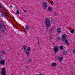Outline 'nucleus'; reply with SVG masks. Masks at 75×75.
I'll list each match as a JSON object with an SVG mask.
<instances>
[{
    "instance_id": "nucleus-26",
    "label": "nucleus",
    "mask_w": 75,
    "mask_h": 75,
    "mask_svg": "<svg viewBox=\"0 0 75 75\" xmlns=\"http://www.w3.org/2000/svg\"><path fill=\"white\" fill-rule=\"evenodd\" d=\"M28 61L29 62H31V61H32V60L31 59H29L28 60Z\"/></svg>"
},
{
    "instance_id": "nucleus-13",
    "label": "nucleus",
    "mask_w": 75,
    "mask_h": 75,
    "mask_svg": "<svg viewBox=\"0 0 75 75\" xmlns=\"http://www.w3.org/2000/svg\"><path fill=\"white\" fill-rule=\"evenodd\" d=\"M1 52L2 54H6V51L4 50L1 51Z\"/></svg>"
},
{
    "instance_id": "nucleus-18",
    "label": "nucleus",
    "mask_w": 75,
    "mask_h": 75,
    "mask_svg": "<svg viewBox=\"0 0 75 75\" xmlns=\"http://www.w3.org/2000/svg\"><path fill=\"white\" fill-rule=\"evenodd\" d=\"M25 29L27 30H29V27L28 25L26 26Z\"/></svg>"
},
{
    "instance_id": "nucleus-11",
    "label": "nucleus",
    "mask_w": 75,
    "mask_h": 75,
    "mask_svg": "<svg viewBox=\"0 0 75 75\" xmlns=\"http://www.w3.org/2000/svg\"><path fill=\"white\" fill-rule=\"evenodd\" d=\"M51 23L52 24H55V19H52Z\"/></svg>"
},
{
    "instance_id": "nucleus-14",
    "label": "nucleus",
    "mask_w": 75,
    "mask_h": 75,
    "mask_svg": "<svg viewBox=\"0 0 75 75\" xmlns=\"http://www.w3.org/2000/svg\"><path fill=\"white\" fill-rule=\"evenodd\" d=\"M57 65V64L55 63H53L51 65L52 67H54V66H56Z\"/></svg>"
},
{
    "instance_id": "nucleus-47",
    "label": "nucleus",
    "mask_w": 75,
    "mask_h": 75,
    "mask_svg": "<svg viewBox=\"0 0 75 75\" xmlns=\"http://www.w3.org/2000/svg\"><path fill=\"white\" fill-rule=\"evenodd\" d=\"M13 27H15V25H13Z\"/></svg>"
},
{
    "instance_id": "nucleus-36",
    "label": "nucleus",
    "mask_w": 75,
    "mask_h": 75,
    "mask_svg": "<svg viewBox=\"0 0 75 75\" xmlns=\"http://www.w3.org/2000/svg\"><path fill=\"white\" fill-rule=\"evenodd\" d=\"M60 47H64V46L62 45L60 46Z\"/></svg>"
},
{
    "instance_id": "nucleus-48",
    "label": "nucleus",
    "mask_w": 75,
    "mask_h": 75,
    "mask_svg": "<svg viewBox=\"0 0 75 75\" xmlns=\"http://www.w3.org/2000/svg\"><path fill=\"white\" fill-rule=\"evenodd\" d=\"M19 18H21V17H20V16H19Z\"/></svg>"
},
{
    "instance_id": "nucleus-32",
    "label": "nucleus",
    "mask_w": 75,
    "mask_h": 75,
    "mask_svg": "<svg viewBox=\"0 0 75 75\" xmlns=\"http://www.w3.org/2000/svg\"><path fill=\"white\" fill-rule=\"evenodd\" d=\"M50 40H52V37H50Z\"/></svg>"
},
{
    "instance_id": "nucleus-1",
    "label": "nucleus",
    "mask_w": 75,
    "mask_h": 75,
    "mask_svg": "<svg viewBox=\"0 0 75 75\" xmlns=\"http://www.w3.org/2000/svg\"><path fill=\"white\" fill-rule=\"evenodd\" d=\"M62 40L64 42H65V44H67L68 45H69V42L67 40V39L68 38V35H67L64 34L62 36Z\"/></svg>"
},
{
    "instance_id": "nucleus-9",
    "label": "nucleus",
    "mask_w": 75,
    "mask_h": 75,
    "mask_svg": "<svg viewBox=\"0 0 75 75\" xmlns=\"http://www.w3.org/2000/svg\"><path fill=\"white\" fill-rule=\"evenodd\" d=\"M57 33H59L61 32V29L59 28H58L57 29Z\"/></svg>"
},
{
    "instance_id": "nucleus-22",
    "label": "nucleus",
    "mask_w": 75,
    "mask_h": 75,
    "mask_svg": "<svg viewBox=\"0 0 75 75\" xmlns=\"http://www.w3.org/2000/svg\"><path fill=\"white\" fill-rule=\"evenodd\" d=\"M16 14H20V12H19V10H17V11L16 12Z\"/></svg>"
},
{
    "instance_id": "nucleus-33",
    "label": "nucleus",
    "mask_w": 75,
    "mask_h": 75,
    "mask_svg": "<svg viewBox=\"0 0 75 75\" xmlns=\"http://www.w3.org/2000/svg\"><path fill=\"white\" fill-rule=\"evenodd\" d=\"M2 6H0V9L2 8Z\"/></svg>"
},
{
    "instance_id": "nucleus-21",
    "label": "nucleus",
    "mask_w": 75,
    "mask_h": 75,
    "mask_svg": "<svg viewBox=\"0 0 75 75\" xmlns=\"http://www.w3.org/2000/svg\"><path fill=\"white\" fill-rule=\"evenodd\" d=\"M27 50L28 51H31V48H30V47H28Z\"/></svg>"
},
{
    "instance_id": "nucleus-15",
    "label": "nucleus",
    "mask_w": 75,
    "mask_h": 75,
    "mask_svg": "<svg viewBox=\"0 0 75 75\" xmlns=\"http://www.w3.org/2000/svg\"><path fill=\"white\" fill-rule=\"evenodd\" d=\"M62 53L64 54H67V51H64L62 52Z\"/></svg>"
},
{
    "instance_id": "nucleus-17",
    "label": "nucleus",
    "mask_w": 75,
    "mask_h": 75,
    "mask_svg": "<svg viewBox=\"0 0 75 75\" xmlns=\"http://www.w3.org/2000/svg\"><path fill=\"white\" fill-rule=\"evenodd\" d=\"M53 30H54V28L51 29H50L49 30V33H51V32H52V31H53Z\"/></svg>"
},
{
    "instance_id": "nucleus-25",
    "label": "nucleus",
    "mask_w": 75,
    "mask_h": 75,
    "mask_svg": "<svg viewBox=\"0 0 75 75\" xmlns=\"http://www.w3.org/2000/svg\"><path fill=\"white\" fill-rule=\"evenodd\" d=\"M54 16H57V14L56 12H54Z\"/></svg>"
},
{
    "instance_id": "nucleus-50",
    "label": "nucleus",
    "mask_w": 75,
    "mask_h": 75,
    "mask_svg": "<svg viewBox=\"0 0 75 75\" xmlns=\"http://www.w3.org/2000/svg\"><path fill=\"white\" fill-rule=\"evenodd\" d=\"M22 8H23V7H22Z\"/></svg>"
},
{
    "instance_id": "nucleus-44",
    "label": "nucleus",
    "mask_w": 75,
    "mask_h": 75,
    "mask_svg": "<svg viewBox=\"0 0 75 75\" xmlns=\"http://www.w3.org/2000/svg\"><path fill=\"white\" fill-rule=\"evenodd\" d=\"M38 41H39V39H38Z\"/></svg>"
},
{
    "instance_id": "nucleus-35",
    "label": "nucleus",
    "mask_w": 75,
    "mask_h": 75,
    "mask_svg": "<svg viewBox=\"0 0 75 75\" xmlns=\"http://www.w3.org/2000/svg\"><path fill=\"white\" fill-rule=\"evenodd\" d=\"M38 42L39 45H40V42L39 41H38Z\"/></svg>"
},
{
    "instance_id": "nucleus-19",
    "label": "nucleus",
    "mask_w": 75,
    "mask_h": 75,
    "mask_svg": "<svg viewBox=\"0 0 75 75\" xmlns=\"http://www.w3.org/2000/svg\"><path fill=\"white\" fill-rule=\"evenodd\" d=\"M75 31V30H72L71 31H70V32L71 33H72V34H74V32Z\"/></svg>"
},
{
    "instance_id": "nucleus-28",
    "label": "nucleus",
    "mask_w": 75,
    "mask_h": 75,
    "mask_svg": "<svg viewBox=\"0 0 75 75\" xmlns=\"http://www.w3.org/2000/svg\"><path fill=\"white\" fill-rule=\"evenodd\" d=\"M64 48V47H60V50H63V49Z\"/></svg>"
},
{
    "instance_id": "nucleus-8",
    "label": "nucleus",
    "mask_w": 75,
    "mask_h": 75,
    "mask_svg": "<svg viewBox=\"0 0 75 75\" xmlns=\"http://www.w3.org/2000/svg\"><path fill=\"white\" fill-rule=\"evenodd\" d=\"M5 64V60H0V64L1 65H4Z\"/></svg>"
},
{
    "instance_id": "nucleus-3",
    "label": "nucleus",
    "mask_w": 75,
    "mask_h": 75,
    "mask_svg": "<svg viewBox=\"0 0 75 75\" xmlns=\"http://www.w3.org/2000/svg\"><path fill=\"white\" fill-rule=\"evenodd\" d=\"M43 6V8L45 10H46L47 9V7H48V6L47 4V3L46 2H43L42 3Z\"/></svg>"
},
{
    "instance_id": "nucleus-42",
    "label": "nucleus",
    "mask_w": 75,
    "mask_h": 75,
    "mask_svg": "<svg viewBox=\"0 0 75 75\" xmlns=\"http://www.w3.org/2000/svg\"><path fill=\"white\" fill-rule=\"evenodd\" d=\"M1 34H0V38H1Z\"/></svg>"
},
{
    "instance_id": "nucleus-51",
    "label": "nucleus",
    "mask_w": 75,
    "mask_h": 75,
    "mask_svg": "<svg viewBox=\"0 0 75 75\" xmlns=\"http://www.w3.org/2000/svg\"><path fill=\"white\" fill-rule=\"evenodd\" d=\"M6 13H7V12H6Z\"/></svg>"
},
{
    "instance_id": "nucleus-46",
    "label": "nucleus",
    "mask_w": 75,
    "mask_h": 75,
    "mask_svg": "<svg viewBox=\"0 0 75 75\" xmlns=\"http://www.w3.org/2000/svg\"><path fill=\"white\" fill-rule=\"evenodd\" d=\"M37 39H38V37H37Z\"/></svg>"
},
{
    "instance_id": "nucleus-12",
    "label": "nucleus",
    "mask_w": 75,
    "mask_h": 75,
    "mask_svg": "<svg viewBox=\"0 0 75 75\" xmlns=\"http://www.w3.org/2000/svg\"><path fill=\"white\" fill-rule=\"evenodd\" d=\"M52 8L51 6H49L47 8V11H51L52 10Z\"/></svg>"
},
{
    "instance_id": "nucleus-24",
    "label": "nucleus",
    "mask_w": 75,
    "mask_h": 75,
    "mask_svg": "<svg viewBox=\"0 0 75 75\" xmlns=\"http://www.w3.org/2000/svg\"><path fill=\"white\" fill-rule=\"evenodd\" d=\"M22 49L23 50H26L27 49V47H23Z\"/></svg>"
},
{
    "instance_id": "nucleus-7",
    "label": "nucleus",
    "mask_w": 75,
    "mask_h": 75,
    "mask_svg": "<svg viewBox=\"0 0 75 75\" xmlns=\"http://www.w3.org/2000/svg\"><path fill=\"white\" fill-rule=\"evenodd\" d=\"M24 52L26 54H27L28 57L30 56V52L27 51L26 50H25L24 51Z\"/></svg>"
},
{
    "instance_id": "nucleus-10",
    "label": "nucleus",
    "mask_w": 75,
    "mask_h": 75,
    "mask_svg": "<svg viewBox=\"0 0 75 75\" xmlns=\"http://www.w3.org/2000/svg\"><path fill=\"white\" fill-rule=\"evenodd\" d=\"M57 59L59 61H62L63 59V57H57Z\"/></svg>"
},
{
    "instance_id": "nucleus-23",
    "label": "nucleus",
    "mask_w": 75,
    "mask_h": 75,
    "mask_svg": "<svg viewBox=\"0 0 75 75\" xmlns=\"http://www.w3.org/2000/svg\"><path fill=\"white\" fill-rule=\"evenodd\" d=\"M1 32L2 33H5V30H1Z\"/></svg>"
},
{
    "instance_id": "nucleus-39",
    "label": "nucleus",
    "mask_w": 75,
    "mask_h": 75,
    "mask_svg": "<svg viewBox=\"0 0 75 75\" xmlns=\"http://www.w3.org/2000/svg\"><path fill=\"white\" fill-rule=\"evenodd\" d=\"M22 47H27V46H24Z\"/></svg>"
},
{
    "instance_id": "nucleus-53",
    "label": "nucleus",
    "mask_w": 75,
    "mask_h": 75,
    "mask_svg": "<svg viewBox=\"0 0 75 75\" xmlns=\"http://www.w3.org/2000/svg\"><path fill=\"white\" fill-rule=\"evenodd\" d=\"M64 48H65L66 47H64Z\"/></svg>"
},
{
    "instance_id": "nucleus-20",
    "label": "nucleus",
    "mask_w": 75,
    "mask_h": 75,
    "mask_svg": "<svg viewBox=\"0 0 75 75\" xmlns=\"http://www.w3.org/2000/svg\"><path fill=\"white\" fill-rule=\"evenodd\" d=\"M3 57V55L0 54V59H1Z\"/></svg>"
},
{
    "instance_id": "nucleus-2",
    "label": "nucleus",
    "mask_w": 75,
    "mask_h": 75,
    "mask_svg": "<svg viewBox=\"0 0 75 75\" xmlns=\"http://www.w3.org/2000/svg\"><path fill=\"white\" fill-rule=\"evenodd\" d=\"M45 25L46 27L48 28L50 27L51 25L50 24V21L49 19H46L45 21Z\"/></svg>"
},
{
    "instance_id": "nucleus-31",
    "label": "nucleus",
    "mask_w": 75,
    "mask_h": 75,
    "mask_svg": "<svg viewBox=\"0 0 75 75\" xmlns=\"http://www.w3.org/2000/svg\"><path fill=\"white\" fill-rule=\"evenodd\" d=\"M73 53H74V54H75V50H73Z\"/></svg>"
},
{
    "instance_id": "nucleus-4",
    "label": "nucleus",
    "mask_w": 75,
    "mask_h": 75,
    "mask_svg": "<svg viewBox=\"0 0 75 75\" xmlns=\"http://www.w3.org/2000/svg\"><path fill=\"white\" fill-rule=\"evenodd\" d=\"M59 51L58 47H54L53 49V51L54 53L58 52Z\"/></svg>"
},
{
    "instance_id": "nucleus-38",
    "label": "nucleus",
    "mask_w": 75,
    "mask_h": 75,
    "mask_svg": "<svg viewBox=\"0 0 75 75\" xmlns=\"http://www.w3.org/2000/svg\"><path fill=\"white\" fill-rule=\"evenodd\" d=\"M21 20H22V21H23V18H21Z\"/></svg>"
},
{
    "instance_id": "nucleus-30",
    "label": "nucleus",
    "mask_w": 75,
    "mask_h": 75,
    "mask_svg": "<svg viewBox=\"0 0 75 75\" xmlns=\"http://www.w3.org/2000/svg\"><path fill=\"white\" fill-rule=\"evenodd\" d=\"M23 11H24V12H25V13H27V11H25L24 10H23Z\"/></svg>"
},
{
    "instance_id": "nucleus-34",
    "label": "nucleus",
    "mask_w": 75,
    "mask_h": 75,
    "mask_svg": "<svg viewBox=\"0 0 75 75\" xmlns=\"http://www.w3.org/2000/svg\"><path fill=\"white\" fill-rule=\"evenodd\" d=\"M25 68H27H27H28V66H26L25 67Z\"/></svg>"
},
{
    "instance_id": "nucleus-6",
    "label": "nucleus",
    "mask_w": 75,
    "mask_h": 75,
    "mask_svg": "<svg viewBox=\"0 0 75 75\" xmlns=\"http://www.w3.org/2000/svg\"><path fill=\"white\" fill-rule=\"evenodd\" d=\"M3 25L4 29H6V26L4 25V24L3 23H0V28H3Z\"/></svg>"
},
{
    "instance_id": "nucleus-40",
    "label": "nucleus",
    "mask_w": 75,
    "mask_h": 75,
    "mask_svg": "<svg viewBox=\"0 0 75 75\" xmlns=\"http://www.w3.org/2000/svg\"><path fill=\"white\" fill-rule=\"evenodd\" d=\"M10 7H12L13 6H12V5H10Z\"/></svg>"
},
{
    "instance_id": "nucleus-29",
    "label": "nucleus",
    "mask_w": 75,
    "mask_h": 75,
    "mask_svg": "<svg viewBox=\"0 0 75 75\" xmlns=\"http://www.w3.org/2000/svg\"><path fill=\"white\" fill-rule=\"evenodd\" d=\"M57 39L58 40H60V38L59 37H57Z\"/></svg>"
},
{
    "instance_id": "nucleus-27",
    "label": "nucleus",
    "mask_w": 75,
    "mask_h": 75,
    "mask_svg": "<svg viewBox=\"0 0 75 75\" xmlns=\"http://www.w3.org/2000/svg\"><path fill=\"white\" fill-rule=\"evenodd\" d=\"M51 4H52V5H54V3L53 2V1H52Z\"/></svg>"
},
{
    "instance_id": "nucleus-5",
    "label": "nucleus",
    "mask_w": 75,
    "mask_h": 75,
    "mask_svg": "<svg viewBox=\"0 0 75 75\" xmlns=\"http://www.w3.org/2000/svg\"><path fill=\"white\" fill-rule=\"evenodd\" d=\"M5 71H6V69L4 68L2 69V71L1 72V74L3 75H6L5 74Z\"/></svg>"
},
{
    "instance_id": "nucleus-16",
    "label": "nucleus",
    "mask_w": 75,
    "mask_h": 75,
    "mask_svg": "<svg viewBox=\"0 0 75 75\" xmlns=\"http://www.w3.org/2000/svg\"><path fill=\"white\" fill-rule=\"evenodd\" d=\"M4 15H6V14H5V13L3 12V13L1 14V17H4Z\"/></svg>"
},
{
    "instance_id": "nucleus-49",
    "label": "nucleus",
    "mask_w": 75,
    "mask_h": 75,
    "mask_svg": "<svg viewBox=\"0 0 75 75\" xmlns=\"http://www.w3.org/2000/svg\"><path fill=\"white\" fill-rule=\"evenodd\" d=\"M1 12L2 13L3 12H2V11H1Z\"/></svg>"
},
{
    "instance_id": "nucleus-45",
    "label": "nucleus",
    "mask_w": 75,
    "mask_h": 75,
    "mask_svg": "<svg viewBox=\"0 0 75 75\" xmlns=\"http://www.w3.org/2000/svg\"><path fill=\"white\" fill-rule=\"evenodd\" d=\"M11 75H13V73L11 74Z\"/></svg>"
},
{
    "instance_id": "nucleus-41",
    "label": "nucleus",
    "mask_w": 75,
    "mask_h": 75,
    "mask_svg": "<svg viewBox=\"0 0 75 75\" xmlns=\"http://www.w3.org/2000/svg\"><path fill=\"white\" fill-rule=\"evenodd\" d=\"M12 18L13 19V20H14V16H13Z\"/></svg>"
},
{
    "instance_id": "nucleus-37",
    "label": "nucleus",
    "mask_w": 75,
    "mask_h": 75,
    "mask_svg": "<svg viewBox=\"0 0 75 75\" xmlns=\"http://www.w3.org/2000/svg\"><path fill=\"white\" fill-rule=\"evenodd\" d=\"M4 16L5 17H7V15H6V14L5 15H4Z\"/></svg>"
},
{
    "instance_id": "nucleus-52",
    "label": "nucleus",
    "mask_w": 75,
    "mask_h": 75,
    "mask_svg": "<svg viewBox=\"0 0 75 75\" xmlns=\"http://www.w3.org/2000/svg\"><path fill=\"white\" fill-rule=\"evenodd\" d=\"M1 17V16H0V17Z\"/></svg>"
},
{
    "instance_id": "nucleus-43",
    "label": "nucleus",
    "mask_w": 75,
    "mask_h": 75,
    "mask_svg": "<svg viewBox=\"0 0 75 75\" xmlns=\"http://www.w3.org/2000/svg\"><path fill=\"white\" fill-rule=\"evenodd\" d=\"M54 47H58V46H54Z\"/></svg>"
}]
</instances>
